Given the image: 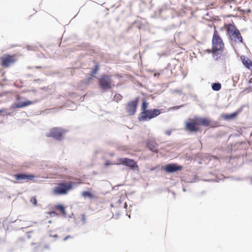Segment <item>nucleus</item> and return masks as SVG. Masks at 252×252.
<instances>
[{"label":"nucleus","mask_w":252,"mask_h":252,"mask_svg":"<svg viewBox=\"0 0 252 252\" xmlns=\"http://www.w3.org/2000/svg\"><path fill=\"white\" fill-rule=\"evenodd\" d=\"M147 148L152 152L158 153V144L154 139H148L146 141Z\"/></svg>","instance_id":"9b49d317"},{"label":"nucleus","mask_w":252,"mask_h":252,"mask_svg":"<svg viewBox=\"0 0 252 252\" xmlns=\"http://www.w3.org/2000/svg\"><path fill=\"white\" fill-rule=\"evenodd\" d=\"M118 161H119V164H122L123 165H125L131 169L138 167L137 163L132 159L128 158H121L119 159Z\"/></svg>","instance_id":"9d476101"},{"label":"nucleus","mask_w":252,"mask_h":252,"mask_svg":"<svg viewBox=\"0 0 252 252\" xmlns=\"http://www.w3.org/2000/svg\"><path fill=\"white\" fill-rule=\"evenodd\" d=\"M105 164V165L107 166V165H109V163L108 162H106Z\"/></svg>","instance_id":"2f4dec72"},{"label":"nucleus","mask_w":252,"mask_h":252,"mask_svg":"<svg viewBox=\"0 0 252 252\" xmlns=\"http://www.w3.org/2000/svg\"><path fill=\"white\" fill-rule=\"evenodd\" d=\"M159 73H155L154 74V76H159Z\"/></svg>","instance_id":"c756f323"},{"label":"nucleus","mask_w":252,"mask_h":252,"mask_svg":"<svg viewBox=\"0 0 252 252\" xmlns=\"http://www.w3.org/2000/svg\"><path fill=\"white\" fill-rule=\"evenodd\" d=\"M224 1L225 2H226L228 1V0H224Z\"/></svg>","instance_id":"473e14b6"},{"label":"nucleus","mask_w":252,"mask_h":252,"mask_svg":"<svg viewBox=\"0 0 252 252\" xmlns=\"http://www.w3.org/2000/svg\"><path fill=\"white\" fill-rule=\"evenodd\" d=\"M5 112H6V110L5 109H2L0 110V115L1 113H4Z\"/></svg>","instance_id":"cd10ccee"},{"label":"nucleus","mask_w":252,"mask_h":252,"mask_svg":"<svg viewBox=\"0 0 252 252\" xmlns=\"http://www.w3.org/2000/svg\"><path fill=\"white\" fill-rule=\"evenodd\" d=\"M139 102V97L135 98L134 100L128 102L126 106V113L130 116L135 114L136 112Z\"/></svg>","instance_id":"6e6552de"},{"label":"nucleus","mask_w":252,"mask_h":252,"mask_svg":"<svg viewBox=\"0 0 252 252\" xmlns=\"http://www.w3.org/2000/svg\"><path fill=\"white\" fill-rule=\"evenodd\" d=\"M238 115V113L234 112L230 114L225 115L224 116V118L227 120L232 119L234 118Z\"/></svg>","instance_id":"6ab92c4d"},{"label":"nucleus","mask_w":252,"mask_h":252,"mask_svg":"<svg viewBox=\"0 0 252 252\" xmlns=\"http://www.w3.org/2000/svg\"><path fill=\"white\" fill-rule=\"evenodd\" d=\"M160 114V111L158 109H148L141 111L138 116L140 121H147L154 118Z\"/></svg>","instance_id":"20e7f679"},{"label":"nucleus","mask_w":252,"mask_h":252,"mask_svg":"<svg viewBox=\"0 0 252 252\" xmlns=\"http://www.w3.org/2000/svg\"><path fill=\"white\" fill-rule=\"evenodd\" d=\"M17 61L15 55L4 54L0 58V62L1 66L4 67H8L11 64L14 63Z\"/></svg>","instance_id":"423d86ee"},{"label":"nucleus","mask_w":252,"mask_h":252,"mask_svg":"<svg viewBox=\"0 0 252 252\" xmlns=\"http://www.w3.org/2000/svg\"><path fill=\"white\" fill-rule=\"evenodd\" d=\"M72 238V237L70 235H68L66 237L64 238L63 240L66 241L68 238Z\"/></svg>","instance_id":"bb28decb"},{"label":"nucleus","mask_w":252,"mask_h":252,"mask_svg":"<svg viewBox=\"0 0 252 252\" xmlns=\"http://www.w3.org/2000/svg\"><path fill=\"white\" fill-rule=\"evenodd\" d=\"M55 208L59 211L63 215L65 216L66 215V212L65 211V209L64 207L62 205H56L55 207Z\"/></svg>","instance_id":"a211bd4d"},{"label":"nucleus","mask_w":252,"mask_h":252,"mask_svg":"<svg viewBox=\"0 0 252 252\" xmlns=\"http://www.w3.org/2000/svg\"><path fill=\"white\" fill-rule=\"evenodd\" d=\"M34 103L33 101L30 100H27L26 101H19L17 103L15 104V107L17 108H23L31 104H32Z\"/></svg>","instance_id":"dca6fc26"},{"label":"nucleus","mask_w":252,"mask_h":252,"mask_svg":"<svg viewBox=\"0 0 252 252\" xmlns=\"http://www.w3.org/2000/svg\"><path fill=\"white\" fill-rule=\"evenodd\" d=\"M241 59L243 64L249 70H251L252 74V62L249 59L244 56H241Z\"/></svg>","instance_id":"4468645a"},{"label":"nucleus","mask_w":252,"mask_h":252,"mask_svg":"<svg viewBox=\"0 0 252 252\" xmlns=\"http://www.w3.org/2000/svg\"><path fill=\"white\" fill-rule=\"evenodd\" d=\"M212 43V50H209L208 53L211 52L213 57L216 60H217L220 57L223 51L224 43L218 32L216 29H215L214 31Z\"/></svg>","instance_id":"f257e3e1"},{"label":"nucleus","mask_w":252,"mask_h":252,"mask_svg":"<svg viewBox=\"0 0 252 252\" xmlns=\"http://www.w3.org/2000/svg\"><path fill=\"white\" fill-rule=\"evenodd\" d=\"M20 99V97H17V99H18V100H19Z\"/></svg>","instance_id":"72a5a7b5"},{"label":"nucleus","mask_w":252,"mask_h":252,"mask_svg":"<svg viewBox=\"0 0 252 252\" xmlns=\"http://www.w3.org/2000/svg\"><path fill=\"white\" fill-rule=\"evenodd\" d=\"M30 202L35 206L37 204V200L35 197L34 196H32L31 197V198L30 199Z\"/></svg>","instance_id":"b1692460"},{"label":"nucleus","mask_w":252,"mask_h":252,"mask_svg":"<svg viewBox=\"0 0 252 252\" xmlns=\"http://www.w3.org/2000/svg\"><path fill=\"white\" fill-rule=\"evenodd\" d=\"M82 196L85 198L88 197L91 199L94 198L95 197L93 193L88 191H83L82 192Z\"/></svg>","instance_id":"f3484780"},{"label":"nucleus","mask_w":252,"mask_h":252,"mask_svg":"<svg viewBox=\"0 0 252 252\" xmlns=\"http://www.w3.org/2000/svg\"><path fill=\"white\" fill-rule=\"evenodd\" d=\"M221 87L220 83H215L212 85V88L214 91H218L221 89Z\"/></svg>","instance_id":"aec40b11"},{"label":"nucleus","mask_w":252,"mask_h":252,"mask_svg":"<svg viewBox=\"0 0 252 252\" xmlns=\"http://www.w3.org/2000/svg\"><path fill=\"white\" fill-rule=\"evenodd\" d=\"M99 69V64L97 63H95L94 68L91 71V73L92 75L95 74Z\"/></svg>","instance_id":"4be33fe9"},{"label":"nucleus","mask_w":252,"mask_h":252,"mask_svg":"<svg viewBox=\"0 0 252 252\" xmlns=\"http://www.w3.org/2000/svg\"><path fill=\"white\" fill-rule=\"evenodd\" d=\"M199 125H202L205 126H208L211 124V121L207 118H197Z\"/></svg>","instance_id":"2eb2a0df"},{"label":"nucleus","mask_w":252,"mask_h":252,"mask_svg":"<svg viewBox=\"0 0 252 252\" xmlns=\"http://www.w3.org/2000/svg\"><path fill=\"white\" fill-rule=\"evenodd\" d=\"M36 68H38V69H40V68H41L42 67L41 66H36Z\"/></svg>","instance_id":"7c9ffc66"},{"label":"nucleus","mask_w":252,"mask_h":252,"mask_svg":"<svg viewBox=\"0 0 252 252\" xmlns=\"http://www.w3.org/2000/svg\"><path fill=\"white\" fill-rule=\"evenodd\" d=\"M66 130L59 127H54L50 130V132L47 134V137H52L54 139L61 141L63 139V135Z\"/></svg>","instance_id":"0eeeda50"},{"label":"nucleus","mask_w":252,"mask_h":252,"mask_svg":"<svg viewBox=\"0 0 252 252\" xmlns=\"http://www.w3.org/2000/svg\"><path fill=\"white\" fill-rule=\"evenodd\" d=\"M15 179L17 181L25 180L26 181L32 180L34 178V176L32 174H26L24 173H19L14 175Z\"/></svg>","instance_id":"ddd939ff"},{"label":"nucleus","mask_w":252,"mask_h":252,"mask_svg":"<svg viewBox=\"0 0 252 252\" xmlns=\"http://www.w3.org/2000/svg\"><path fill=\"white\" fill-rule=\"evenodd\" d=\"M227 33L229 35L230 39L235 42H242L243 38L238 30H237L234 25L228 24L225 26Z\"/></svg>","instance_id":"7ed1b4c3"},{"label":"nucleus","mask_w":252,"mask_h":252,"mask_svg":"<svg viewBox=\"0 0 252 252\" xmlns=\"http://www.w3.org/2000/svg\"><path fill=\"white\" fill-rule=\"evenodd\" d=\"M123 96L120 94H116L114 96V100L119 101L122 100Z\"/></svg>","instance_id":"5701e85b"},{"label":"nucleus","mask_w":252,"mask_h":252,"mask_svg":"<svg viewBox=\"0 0 252 252\" xmlns=\"http://www.w3.org/2000/svg\"><path fill=\"white\" fill-rule=\"evenodd\" d=\"M81 220H82V222L83 223H85L86 222V215L85 214H83L81 216Z\"/></svg>","instance_id":"393cba45"},{"label":"nucleus","mask_w":252,"mask_h":252,"mask_svg":"<svg viewBox=\"0 0 252 252\" xmlns=\"http://www.w3.org/2000/svg\"><path fill=\"white\" fill-rule=\"evenodd\" d=\"M183 167L176 164H168L165 165L164 170L167 173H173L177 171L181 170Z\"/></svg>","instance_id":"f8f14e48"},{"label":"nucleus","mask_w":252,"mask_h":252,"mask_svg":"<svg viewBox=\"0 0 252 252\" xmlns=\"http://www.w3.org/2000/svg\"><path fill=\"white\" fill-rule=\"evenodd\" d=\"M249 83L251 84V83H252V78H251L249 81Z\"/></svg>","instance_id":"c85d7f7f"},{"label":"nucleus","mask_w":252,"mask_h":252,"mask_svg":"<svg viewBox=\"0 0 252 252\" xmlns=\"http://www.w3.org/2000/svg\"><path fill=\"white\" fill-rule=\"evenodd\" d=\"M74 184L72 181H62L58 184L53 189L52 192L55 195H64L67 194L68 191L73 189Z\"/></svg>","instance_id":"f03ea898"},{"label":"nucleus","mask_w":252,"mask_h":252,"mask_svg":"<svg viewBox=\"0 0 252 252\" xmlns=\"http://www.w3.org/2000/svg\"><path fill=\"white\" fill-rule=\"evenodd\" d=\"M92 79V77L89 78V80H91Z\"/></svg>","instance_id":"f704fd0d"},{"label":"nucleus","mask_w":252,"mask_h":252,"mask_svg":"<svg viewBox=\"0 0 252 252\" xmlns=\"http://www.w3.org/2000/svg\"><path fill=\"white\" fill-rule=\"evenodd\" d=\"M197 118L190 120L186 123L185 128L189 132H197L200 130Z\"/></svg>","instance_id":"1a4fd4ad"},{"label":"nucleus","mask_w":252,"mask_h":252,"mask_svg":"<svg viewBox=\"0 0 252 252\" xmlns=\"http://www.w3.org/2000/svg\"><path fill=\"white\" fill-rule=\"evenodd\" d=\"M112 83V80L110 75L104 74L98 79V85L103 90L111 89Z\"/></svg>","instance_id":"39448f33"},{"label":"nucleus","mask_w":252,"mask_h":252,"mask_svg":"<svg viewBox=\"0 0 252 252\" xmlns=\"http://www.w3.org/2000/svg\"><path fill=\"white\" fill-rule=\"evenodd\" d=\"M148 107V103L146 102L145 99H143L141 107V111H144L147 110Z\"/></svg>","instance_id":"412c9836"},{"label":"nucleus","mask_w":252,"mask_h":252,"mask_svg":"<svg viewBox=\"0 0 252 252\" xmlns=\"http://www.w3.org/2000/svg\"><path fill=\"white\" fill-rule=\"evenodd\" d=\"M171 131L170 130H167L165 131V134L167 135H170L171 134Z\"/></svg>","instance_id":"a878e982"}]
</instances>
